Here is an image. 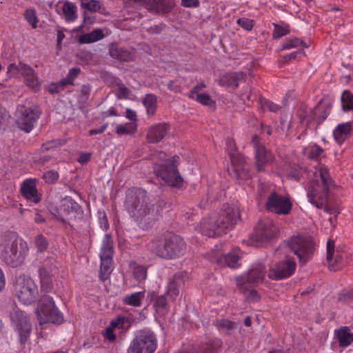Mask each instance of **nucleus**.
<instances>
[{
    "instance_id": "nucleus-55",
    "label": "nucleus",
    "mask_w": 353,
    "mask_h": 353,
    "mask_svg": "<svg viewBox=\"0 0 353 353\" xmlns=\"http://www.w3.org/2000/svg\"><path fill=\"white\" fill-rule=\"evenodd\" d=\"M261 106L264 110H268L271 112H276L279 109L278 105L267 99L261 100Z\"/></svg>"
},
{
    "instance_id": "nucleus-29",
    "label": "nucleus",
    "mask_w": 353,
    "mask_h": 353,
    "mask_svg": "<svg viewBox=\"0 0 353 353\" xmlns=\"http://www.w3.org/2000/svg\"><path fill=\"white\" fill-rule=\"evenodd\" d=\"M109 54L112 58L122 61H130L134 59V55L132 52L119 48L117 45L110 46Z\"/></svg>"
},
{
    "instance_id": "nucleus-33",
    "label": "nucleus",
    "mask_w": 353,
    "mask_h": 353,
    "mask_svg": "<svg viewBox=\"0 0 353 353\" xmlns=\"http://www.w3.org/2000/svg\"><path fill=\"white\" fill-rule=\"evenodd\" d=\"M221 343L218 339H210L206 344L199 348L197 351L183 352L182 353H216L217 349L220 347Z\"/></svg>"
},
{
    "instance_id": "nucleus-5",
    "label": "nucleus",
    "mask_w": 353,
    "mask_h": 353,
    "mask_svg": "<svg viewBox=\"0 0 353 353\" xmlns=\"http://www.w3.org/2000/svg\"><path fill=\"white\" fill-rule=\"evenodd\" d=\"M27 243L15 234L3 236L0 240V255L12 267L21 265L28 253Z\"/></svg>"
},
{
    "instance_id": "nucleus-61",
    "label": "nucleus",
    "mask_w": 353,
    "mask_h": 353,
    "mask_svg": "<svg viewBox=\"0 0 353 353\" xmlns=\"http://www.w3.org/2000/svg\"><path fill=\"white\" fill-rule=\"evenodd\" d=\"M99 223L100 227L103 230L109 228L108 218L104 212H99Z\"/></svg>"
},
{
    "instance_id": "nucleus-59",
    "label": "nucleus",
    "mask_w": 353,
    "mask_h": 353,
    "mask_svg": "<svg viewBox=\"0 0 353 353\" xmlns=\"http://www.w3.org/2000/svg\"><path fill=\"white\" fill-rule=\"evenodd\" d=\"M239 155L237 154H232L230 155V160L232 165L234 166L236 172L240 175V170L243 168V165H241L238 162Z\"/></svg>"
},
{
    "instance_id": "nucleus-60",
    "label": "nucleus",
    "mask_w": 353,
    "mask_h": 353,
    "mask_svg": "<svg viewBox=\"0 0 353 353\" xmlns=\"http://www.w3.org/2000/svg\"><path fill=\"white\" fill-rule=\"evenodd\" d=\"M114 329H113L110 326H108L103 332L104 338L110 342H113L116 339V336L114 333Z\"/></svg>"
},
{
    "instance_id": "nucleus-39",
    "label": "nucleus",
    "mask_w": 353,
    "mask_h": 353,
    "mask_svg": "<svg viewBox=\"0 0 353 353\" xmlns=\"http://www.w3.org/2000/svg\"><path fill=\"white\" fill-rule=\"evenodd\" d=\"M154 307L159 316H162L168 312V305L163 296H159L156 298Z\"/></svg>"
},
{
    "instance_id": "nucleus-24",
    "label": "nucleus",
    "mask_w": 353,
    "mask_h": 353,
    "mask_svg": "<svg viewBox=\"0 0 353 353\" xmlns=\"http://www.w3.org/2000/svg\"><path fill=\"white\" fill-rule=\"evenodd\" d=\"M143 5L150 11L165 12L172 6V3L168 0H141Z\"/></svg>"
},
{
    "instance_id": "nucleus-44",
    "label": "nucleus",
    "mask_w": 353,
    "mask_h": 353,
    "mask_svg": "<svg viewBox=\"0 0 353 353\" xmlns=\"http://www.w3.org/2000/svg\"><path fill=\"white\" fill-rule=\"evenodd\" d=\"M342 108L344 110H353V94L349 91H344L341 95Z\"/></svg>"
},
{
    "instance_id": "nucleus-23",
    "label": "nucleus",
    "mask_w": 353,
    "mask_h": 353,
    "mask_svg": "<svg viewBox=\"0 0 353 353\" xmlns=\"http://www.w3.org/2000/svg\"><path fill=\"white\" fill-rule=\"evenodd\" d=\"M353 132L352 122H343L338 124L333 130V137L338 144L343 143Z\"/></svg>"
},
{
    "instance_id": "nucleus-19",
    "label": "nucleus",
    "mask_w": 353,
    "mask_h": 353,
    "mask_svg": "<svg viewBox=\"0 0 353 353\" xmlns=\"http://www.w3.org/2000/svg\"><path fill=\"white\" fill-rule=\"evenodd\" d=\"M266 206L271 212L287 214L291 210L292 203L288 198L272 194L269 196Z\"/></svg>"
},
{
    "instance_id": "nucleus-50",
    "label": "nucleus",
    "mask_w": 353,
    "mask_h": 353,
    "mask_svg": "<svg viewBox=\"0 0 353 353\" xmlns=\"http://www.w3.org/2000/svg\"><path fill=\"white\" fill-rule=\"evenodd\" d=\"M242 292L245 293L247 299L250 301H258L260 299V296L257 292L252 289H248L245 285V290H240Z\"/></svg>"
},
{
    "instance_id": "nucleus-37",
    "label": "nucleus",
    "mask_w": 353,
    "mask_h": 353,
    "mask_svg": "<svg viewBox=\"0 0 353 353\" xmlns=\"http://www.w3.org/2000/svg\"><path fill=\"white\" fill-rule=\"evenodd\" d=\"M241 257V251L239 249H234L225 256V263L230 268H236L240 265L239 261Z\"/></svg>"
},
{
    "instance_id": "nucleus-31",
    "label": "nucleus",
    "mask_w": 353,
    "mask_h": 353,
    "mask_svg": "<svg viewBox=\"0 0 353 353\" xmlns=\"http://www.w3.org/2000/svg\"><path fill=\"white\" fill-rule=\"evenodd\" d=\"M104 37L102 30L95 29L90 33L84 34L78 39L81 43H90L98 41Z\"/></svg>"
},
{
    "instance_id": "nucleus-36",
    "label": "nucleus",
    "mask_w": 353,
    "mask_h": 353,
    "mask_svg": "<svg viewBox=\"0 0 353 353\" xmlns=\"http://www.w3.org/2000/svg\"><path fill=\"white\" fill-rule=\"evenodd\" d=\"M23 70H25V71L22 76L23 77L27 85L31 88H36L38 85L39 82L37 77L33 69L29 65H27V67H24Z\"/></svg>"
},
{
    "instance_id": "nucleus-30",
    "label": "nucleus",
    "mask_w": 353,
    "mask_h": 353,
    "mask_svg": "<svg viewBox=\"0 0 353 353\" xmlns=\"http://www.w3.org/2000/svg\"><path fill=\"white\" fill-rule=\"evenodd\" d=\"M61 10L67 23L74 22L77 19V8L74 3L65 1L63 3Z\"/></svg>"
},
{
    "instance_id": "nucleus-52",
    "label": "nucleus",
    "mask_w": 353,
    "mask_h": 353,
    "mask_svg": "<svg viewBox=\"0 0 353 353\" xmlns=\"http://www.w3.org/2000/svg\"><path fill=\"white\" fill-rule=\"evenodd\" d=\"M80 68H74L70 70L67 77L63 79V83H65L66 85L72 84L74 79L79 75L80 73Z\"/></svg>"
},
{
    "instance_id": "nucleus-35",
    "label": "nucleus",
    "mask_w": 353,
    "mask_h": 353,
    "mask_svg": "<svg viewBox=\"0 0 353 353\" xmlns=\"http://www.w3.org/2000/svg\"><path fill=\"white\" fill-rule=\"evenodd\" d=\"M130 267L132 270L134 278L137 281H144L147 277V270L146 268L138 264L136 262H131Z\"/></svg>"
},
{
    "instance_id": "nucleus-32",
    "label": "nucleus",
    "mask_w": 353,
    "mask_h": 353,
    "mask_svg": "<svg viewBox=\"0 0 353 353\" xmlns=\"http://www.w3.org/2000/svg\"><path fill=\"white\" fill-rule=\"evenodd\" d=\"M144 298L145 293L143 292H137L124 296L123 302L124 304L128 305L139 307L141 306Z\"/></svg>"
},
{
    "instance_id": "nucleus-21",
    "label": "nucleus",
    "mask_w": 353,
    "mask_h": 353,
    "mask_svg": "<svg viewBox=\"0 0 353 353\" xmlns=\"http://www.w3.org/2000/svg\"><path fill=\"white\" fill-rule=\"evenodd\" d=\"M21 192L28 201L37 203L41 201V195L38 193L34 180L28 179L21 185Z\"/></svg>"
},
{
    "instance_id": "nucleus-13",
    "label": "nucleus",
    "mask_w": 353,
    "mask_h": 353,
    "mask_svg": "<svg viewBox=\"0 0 353 353\" xmlns=\"http://www.w3.org/2000/svg\"><path fill=\"white\" fill-rule=\"evenodd\" d=\"M114 254L113 241L111 236L105 234L102 241L100 252L101 270L100 279L107 280L112 270V256Z\"/></svg>"
},
{
    "instance_id": "nucleus-25",
    "label": "nucleus",
    "mask_w": 353,
    "mask_h": 353,
    "mask_svg": "<svg viewBox=\"0 0 353 353\" xmlns=\"http://www.w3.org/2000/svg\"><path fill=\"white\" fill-rule=\"evenodd\" d=\"M334 338L341 347H347L353 342V332L347 326L334 330Z\"/></svg>"
},
{
    "instance_id": "nucleus-4",
    "label": "nucleus",
    "mask_w": 353,
    "mask_h": 353,
    "mask_svg": "<svg viewBox=\"0 0 353 353\" xmlns=\"http://www.w3.org/2000/svg\"><path fill=\"white\" fill-rule=\"evenodd\" d=\"M178 159L176 156L170 159L162 152H159L152 157L154 161V172L156 175L161 178L168 185L179 188L183 186V181L176 169Z\"/></svg>"
},
{
    "instance_id": "nucleus-9",
    "label": "nucleus",
    "mask_w": 353,
    "mask_h": 353,
    "mask_svg": "<svg viewBox=\"0 0 353 353\" xmlns=\"http://www.w3.org/2000/svg\"><path fill=\"white\" fill-rule=\"evenodd\" d=\"M285 243L302 263L306 262L313 254L314 243L308 235H293Z\"/></svg>"
},
{
    "instance_id": "nucleus-26",
    "label": "nucleus",
    "mask_w": 353,
    "mask_h": 353,
    "mask_svg": "<svg viewBox=\"0 0 353 353\" xmlns=\"http://www.w3.org/2000/svg\"><path fill=\"white\" fill-rule=\"evenodd\" d=\"M334 245L332 241L327 243V259L328 261V267L332 271L339 270L343 265V259L341 256L336 255L335 259L333 258Z\"/></svg>"
},
{
    "instance_id": "nucleus-58",
    "label": "nucleus",
    "mask_w": 353,
    "mask_h": 353,
    "mask_svg": "<svg viewBox=\"0 0 353 353\" xmlns=\"http://www.w3.org/2000/svg\"><path fill=\"white\" fill-rule=\"evenodd\" d=\"M223 253V245H216L212 250V256L211 259L215 262L219 263L221 261V256Z\"/></svg>"
},
{
    "instance_id": "nucleus-7",
    "label": "nucleus",
    "mask_w": 353,
    "mask_h": 353,
    "mask_svg": "<svg viewBox=\"0 0 353 353\" xmlns=\"http://www.w3.org/2000/svg\"><path fill=\"white\" fill-rule=\"evenodd\" d=\"M50 212L57 221L71 227L79 222L83 215L80 205L70 197L64 198L58 208L51 206Z\"/></svg>"
},
{
    "instance_id": "nucleus-49",
    "label": "nucleus",
    "mask_w": 353,
    "mask_h": 353,
    "mask_svg": "<svg viewBox=\"0 0 353 353\" xmlns=\"http://www.w3.org/2000/svg\"><path fill=\"white\" fill-rule=\"evenodd\" d=\"M216 326L221 330L230 332L234 328V323L228 319H221L217 321Z\"/></svg>"
},
{
    "instance_id": "nucleus-6",
    "label": "nucleus",
    "mask_w": 353,
    "mask_h": 353,
    "mask_svg": "<svg viewBox=\"0 0 353 353\" xmlns=\"http://www.w3.org/2000/svg\"><path fill=\"white\" fill-rule=\"evenodd\" d=\"M13 296L25 305L34 303L39 296V288L35 281L28 275L17 276L12 282Z\"/></svg>"
},
{
    "instance_id": "nucleus-34",
    "label": "nucleus",
    "mask_w": 353,
    "mask_h": 353,
    "mask_svg": "<svg viewBox=\"0 0 353 353\" xmlns=\"http://www.w3.org/2000/svg\"><path fill=\"white\" fill-rule=\"evenodd\" d=\"M148 250L159 256L158 251L165 250V240L162 239L161 237H155L152 239L147 244Z\"/></svg>"
},
{
    "instance_id": "nucleus-41",
    "label": "nucleus",
    "mask_w": 353,
    "mask_h": 353,
    "mask_svg": "<svg viewBox=\"0 0 353 353\" xmlns=\"http://www.w3.org/2000/svg\"><path fill=\"white\" fill-rule=\"evenodd\" d=\"M190 98L192 99L205 105H211L214 103L213 100L210 96L205 93H197L196 92H190L189 94Z\"/></svg>"
},
{
    "instance_id": "nucleus-18",
    "label": "nucleus",
    "mask_w": 353,
    "mask_h": 353,
    "mask_svg": "<svg viewBox=\"0 0 353 353\" xmlns=\"http://www.w3.org/2000/svg\"><path fill=\"white\" fill-rule=\"evenodd\" d=\"M296 270V263L292 259L276 263L270 269L268 276L274 280H281L290 276Z\"/></svg>"
},
{
    "instance_id": "nucleus-14",
    "label": "nucleus",
    "mask_w": 353,
    "mask_h": 353,
    "mask_svg": "<svg viewBox=\"0 0 353 353\" xmlns=\"http://www.w3.org/2000/svg\"><path fill=\"white\" fill-rule=\"evenodd\" d=\"M39 115L40 112L37 108L19 105L15 114L16 123L21 130L30 132Z\"/></svg>"
},
{
    "instance_id": "nucleus-53",
    "label": "nucleus",
    "mask_w": 353,
    "mask_h": 353,
    "mask_svg": "<svg viewBox=\"0 0 353 353\" xmlns=\"http://www.w3.org/2000/svg\"><path fill=\"white\" fill-rule=\"evenodd\" d=\"M43 178L49 183L56 181L59 178V174L56 171L49 170L43 173Z\"/></svg>"
},
{
    "instance_id": "nucleus-51",
    "label": "nucleus",
    "mask_w": 353,
    "mask_h": 353,
    "mask_svg": "<svg viewBox=\"0 0 353 353\" xmlns=\"http://www.w3.org/2000/svg\"><path fill=\"white\" fill-rule=\"evenodd\" d=\"M67 85L65 83H63V80L58 83H52L48 87V90L51 94L59 93L61 92L64 87Z\"/></svg>"
},
{
    "instance_id": "nucleus-16",
    "label": "nucleus",
    "mask_w": 353,
    "mask_h": 353,
    "mask_svg": "<svg viewBox=\"0 0 353 353\" xmlns=\"http://www.w3.org/2000/svg\"><path fill=\"white\" fill-rule=\"evenodd\" d=\"M58 264L53 258L46 259L43 262L39 274L41 281V288L50 292L53 288V277L57 273Z\"/></svg>"
},
{
    "instance_id": "nucleus-22",
    "label": "nucleus",
    "mask_w": 353,
    "mask_h": 353,
    "mask_svg": "<svg viewBox=\"0 0 353 353\" xmlns=\"http://www.w3.org/2000/svg\"><path fill=\"white\" fill-rule=\"evenodd\" d=\"M168 127L165 123H159L150 126L146 134V139L150 143L161 141L167 134Z\"/></svg>"
},
{
    "instance_id": "nucleus-1",
    "label": "nucleus",
    "mask_w": 353,
    "mask_h": 353,
    "mask_svg": "<svg viewBox=\"0 0 353 353\" xmlns=\"http://www.w3.org/2000/svg\"><path fill=\"white\" fill-rule=\"evenodd\" d=\"M125 209L143 230L152 227L159 216V207L148 203L145 201V193L135 190L128 191Z\"/></svg>"
},
{
    "instance_id": "nucleus-2",
    "label": "nucleus",
    "mask_w": 353,
    "mask_h": 353,
    "mask_svg": "<svg viewBox=\"0 0 353 353\" xmlns=\"http://www.w3.org/2000/svg\"><path fill=\"white\" fill-rule=\"evenodd\" d=\"M240 218L237 208L224 205L219 214H213L202 219L196 230L203 235L213 237L226 233L236 224Z\"/></svg>"
},
{
    "instance_id": "nucleus-45",
    "label": "nucleus",
    "mask_w": 353,
    "mask_h": 353,
    "mask_svg": "<svg viewBox=\"0 0 353 353\" xmlns=\"http://www.w3.org/2000/svg\"><path fill=\"white\" fill-rule=\"evenodd\" d=\"M115 91L118 99H127L129 97V90L119 81H115Z\"/></svg>"
},
{
    "instance_id": "nucleus-62",
    "label": "nucleus",
    "mask_w": 353,
    "mask_h": 353,
    "mask_svg": "<svg viewBox=\"0 0 353 353\" xmlns=\"http://www.w3.org/2000/svg\"><path fill=\"white\" fill-rule=\"evenodd\" d=\"M125 323V318L124 317H118L117 319L112 321L110 325L113 329L115 328H121Z\"/></svg>"
},
{
    "instance_id": "nucleus-28",
    "label": "nucleus",
    "mask_w": 353,
    "mask_h": 353,
    "mask_svg": "<svg viewBox=\"0 0 353 353\" xmlns=\"http://www.w3.org/2000/svg\"><path fill=\"white\" fill-rule=\"evenodd\" d=\"M245 74L243 72L227 73L221 77L220 84L235 88L239 85V81L243 80Z\"/></svg>"
},
{
    "instance_id": "nucleus-40",
    "label": "nucleus",
    "mask_w": 353,
    "mask_h": 353,
    "mask_svg": "<svg viewBox=\"0 0 353 353\" xmlns=\"http://www.w3.org/2000/svg\"><path fill=\"white\" fill-rule=\"evenodd\" d=\"M143 104L146 108L148 114H153L157 108V97L152 94H148L143 99Z\"/></svg>"
},
{
    "instance_id": "nucleus-47",
    "label": "nucleus",
    "mask_w": 353,
    "mask_h": 353,
    "mask_svg": "<svg viewBox=\"0 0 353 353\" xmlns=\"http://www.w3.org/2000/svg\"><path fill=\"white\" fill-rule=\"evenodd\" d=\"M81 5L90 12H97L101 8V3L97 0H81Z\"/></svg>"
},
{
    "instance_id": "nucleus-54",
    "label": "nucleus",
    "mask_w": 353,
    "mask_h": 353,
    "mask_svg": "<svg viewBox=\"0 0 353 353\" xmlns=\"http://www.w3.org/2000/svg\"><path fill=\"white\" fill-rule=\"evenodd\" d=\"M289 30L288 28L283 27L279 25H274V29L273 32V37L274 38H280L283 36L286 35L288 34Z\"/></svg>"
},
{
    "instance_id": "nucleus-20",
    "label": "nucleus",
    "mask_w": 353,
    "mask_h": 353,
    "mask_svg": "<svg viewBox=\"0 0 353 353\" xmlns=\"http://www.w3.org/2000/svg\"><path fill=\"white\" fill-rule=\"evenodd\" d=\"M257 139V137L253 139V144L255 148L256 165L258 170L263 171L266 166L272 163L273 157L270 152L267 151L264 145L259 143Z\"/></svg>"
},
{
    "instance_id": "nucleus-27",
    "label": "nucleus",
    "mask_w": 353,
    "mask_h": 353,
    "mask_svg": "<svg viewBox=\"0 0 353 353\" xmlns=\"http://www.w3.org/2000/svg\"><path fill=\"white\" fill-rule=\"evenodd\" d=\"M183 284V280L181 274H175L173 279L169 283L167 289V294L172 301H175L179 296L180 290Z\"/></svg>"
},
{
    "instance_id": "nucleus-56",
    "label": "nucleus",
    "mask_w": 353,
    "mask_h": 353,
    "mask_svg": "<svg viewBox=\"0 0 353 353\" xmlns=\"http://www.w3.org/2000/svg\"><path fill=\"white\" fill-rule=\"evenodd\" d=\"M36 246L39 252L45 250L48 246L46 239L42 235H38L35 241Z\"/></svg>"
},
{
    "instance_id": "nucleus-46",
    "label": "nucleus",
    "mask_w": 353,
    "mask_h": 353,
    "mask_svg": "<svg viewBox=\"0 0 353 353\" xmlns=\"http://www.w3.org/2000/svg\"><path fill=\"white\" fill-rule=\"evenodd\" d=\"M24 17L32 28H37L39 19L34 9H27L24 13Z\"/></svg>"
},
{
    "instance_id": "nucleus-38",
    "label": "nucleus",
    "mask_w": 353,
    "mask_h": 353,
    "mask_svg": "<svg viewBox=\"0 0 353 353\" xmlns=\"http://www.w3.org/2000/svg\"><path fill=\"white\" fill-rule=\"evenodd\" d=\"M137 130L136 123H126L116 126L115 132L118 135H128L134 134Z\"/></svg>"
},
{
    "instance_id": "nucleus-64",
    "label": "nucleus",
    "mask_w": 353,
    "mask_h": 353,
    "mask_svg": "<svg viewBox=\"0 0 353 353\" xmlns=\"http://www.w3.org/2000/svg\"><path fill=\"white\" fill-rule=\"evenodd\" d=\"M125 117L127 119L131 121L130 123H137V113L135 111L130 108H127Z\"/></svg>"
},
{
    "instance_id": "nucleus-8",
    "label": "nucleus",
    "mask_w": 353,
    "mask_h": 353,
    "mask_svg": "<svg viewBox=\"0 0 353 353\" xmlns=\"http://www.w3.org/2000/svg\"><path fill=\"white\" fill-rule=\"evenodd\" d=\"M39 325L47 323L61 324L64 321L62 312L55 305L52 297L43 296L39 301L35 311Z\"/></svg>"
},
{
    "instance_id": "nucleus-17",
    "label": "nucleus",
    "mask_w": 353,
    "mask_h": 353,
    "mask_svg": "<svg viewBox=\"0 0 353 353\" xmlns=\"http://www.w3.org/2000/svg\"><path fill=\"white\" fill-rule=\"evenodd\" d=\"M165 240V250L158 251L159 257L163 259H172L184 253L185 243L184 241L177 235H171Z\"/></svg>"
},
{
    "instance_id": "nucleus-11",
    "label": "nucleus",
    "mask_w": 353,
    "mask_h": 353,
    "mask_svg": "<svg viewBox=\"0 0 353 353\" xmlns=\"http://www.w3.org/2000/svg\"><path fill=\"white\" fill-rule=\"evenodd\" d=\"M11 325L18 334L21 342H25L32 331V323L30 316L26 312L14 307L10 312Z\"/></svg>"
},
{
    "instance_id": "nucleus-57",
    "label": "nucleus",
    "mask_w": 353,
    "mask_h": 353,
    "mask_svg": "<svg viewBox=\"0 0 353 353\" xmlns=\"http://www.w3.org/2000/svg\"><path fill=\"white\" fill-rule=\"evenodd\" d=\"M237 23L247 30H251L253 28L254 21L247 18H241L237 20Z\"/></svg>"
},
{
    "instance_id": "nucleus-63",
    "label": "nucleus",
    "mask_w": 353,
    "mask_h": 353,
    "mask_svg": "<svg viewBox=\"0 0 353 353\" xmlns=\"http://www.w3.org/2000/svg\"><path fill=\"white\" fill-rule=\"evenodd\" d=\"M181 6L185 8H197L199 6V0H181Z\"/></svg>"
},
{
    "instance_id": "nucleus-42",
    "label": "nucleus",
    "mask_w": 353,
    "mask_h": 353,
    "mask_svg": "<svg viewBox=\"0 0 353 353\" xmlns=\"http://www.w3.org/2000/svg\"><path fill=\"white\" fill-rule=\"evenodd\" d=\"M27 65L22 63H19L18 64L11 63L8 66L7 74L9 77H18L19 74L23 75L25 71L23 70L24 67H27Z\"/></svg>"
},
{
    "instance_id": "nucleus-48",
    "label": "nucleus",
    "mask_w": 353,
    "mask_h": 353,
    "mask_svg": "<svg viewBox=\"0 0 353 353\" xmlns=\"http://www.w3.org/2000/svg\"><path fill=\"white\" fill-rule=\"evenodd\" d=\"M303 45V41L296 37H290L284 40L282 48L288 50L293 48H298Z\"/></svg>"
},
{
    "instance_id": "nucleus-43",
    "label": "nucleus",
    "mask_w": 353,
    "mask_h": 353,
    "mask_svg": "<svg viewBox=\"0 0 353 353\" xmlns=\"http://www.w3.org/2000/svg\"><path fill=\"white\" fill-rule=\"evenodd\" d=\"M322 152V148L316 144H310L303 149L304 154L311 159L317 158Z\"/></svg>"
},
{
    "instance_id": "nucleus-12",
    "label": "nucleus",
    "mask_w": 353,
    "mask_h": 353,
    "mask_svg": "<svg viewBox=\"0 0 353 353\" xmlns=\"http://www.w3.org/2000/svg\"><path fill=\"white\" fill-rule=\"evenodd\" d=\"M279 228L270 219L261 221L256 226L254 233L250 237L251 243L255 246H259L277 236Z\"/></svg>"
},
{
    "instance_id": "nucleus-3",
    "label": "nucleus",
    "mask_w": 353,
    "mask_h": 353,
    "mask_svg": "<svg viewBox=\"0 0 353 353\" xmlns=\"http://www.w3.org/2000/svg\"><path fill=\"white\" fill-rule=\"evenodd\" d=\"M308 176V201L316 208H323L327 201L332 179L327 170L322 165L310 170Z\"/></svg>"
},
{
    "instance_id": "nucleus-10",
    "label": "nucleus",
    "mask_w": 353,
    "mask_h": 353,
    "mask_svg": "<svg viewBox=\"0 0 353 353\" xmlns=\"http://www.w3.org/2000/svg\"><path fill=\"white\" fill-rule=\"evenodd\" d=\"M157 347L154 334L148 330H139L130 342L127 353H154Z\"/></svg>"
},
{
    "instance_id": "nucleus-15",
    "label": "nucleus",
    "mask_w": 353,
    "mask_h": 353,
    "mask_svg": "<svg viewBox=\"0 0 353 353\" xmlns=\"http://www.w3.org/2000/svg\"><path fill=\"white\" fill-rule=\"evenodd\" d=\"M265 266L260 263L252 265L247 272L235 277L236 285L239 290H245L248 284L257 285L264 279Z\"/></svg>"
}]
</instances>
